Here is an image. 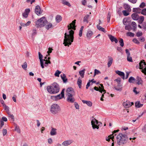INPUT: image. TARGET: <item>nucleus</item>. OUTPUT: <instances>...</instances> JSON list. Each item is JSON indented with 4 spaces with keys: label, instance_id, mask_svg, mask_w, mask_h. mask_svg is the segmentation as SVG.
Returning a JSON list of instances; mask_svg holds the SVG:
<instances>
[{
    "label": "nucleus",
    "instance_id": "f257e3e1",
    "mask_svg": "<svg viewBox=\"0 0 146 146\" xmlns=\"http://www.w3.org/2000/svg\"><path fill=\"white\" fill-rule=\"evenodd\" d=\"M76 20H74L68 26V29L69 31H67L64 34V40L63 44L65 46H69L73 42L74 34V32L71 29H72L74 30H76L75 24Z\"/></svg>",
    "mask_w": 146,
    "mask_h": 146
},
{
    "label": "nucleus",
    "instance_id": "f03ea898",
    "mask_svg": "<svg viewBox=\"0 0 146 146\" xmlns=\"http://www.w3.org/2000/svg\"><path fill=\"white\" fill-rule=\"evenodd\" d=\"M47 90L48 92L51 94L57 93L59 91V87L58 84L56 83H54L52 85L47 87Z\"/></svg>",
    "mask_w": 146,
    "mask_h": 146
},
{
    "label": "nucleus",
    "instance_id": "7ed1b4c3",
    "mask_svg": "<svg viewBox=\"0 0 146 146\" xmlns=\"http://www.w3.org/2000/svg\"><path fill=\"white\" fill-rule=\"evenodd\" d=\"M117 143L118 145H121L127 142L126 135L120 133L116 136Z\"/></svg>",
    "mask_w": 146,
    "mask_h": 146
},
{
    "label": "nucleus",
    "instance_id": "20e7f679",
    "mask_svg": "<svg viewBox=\"0 0 146 146\" xmlns=\"http://www.w3.org/2000/svg\"><path fill=\"white\" fill-rule=\"evenodd\" d=\"M47 23V21L44 17H42L35 22V26L37 28L44 26Z\"/></svg>",
    "mask_w": 146,
    "mask_h": 146
},
{
    "label": "nucleus",
    "instance_id": "39448f33",
    "mask_svg": "<svg viewBox=\"0 0 146 146\" xmlns=\"http://www.w3.org/2000/svg\"><path fill=\"white\" fill-rule=\"evenodd\" d=\"M60 110L59 106L57 104H53L51 106L50 111L53 114H56Z\"/></svg>",
    "mask_w": 146,
    "mask_h": 146
},
{
    "label": "nucleus",
    "instance_id": "423d86ee",
    "mask_svg": "<svg viewBox=\"0 0 146 146\" xmlns=\"http://www.w3.org/2000/svg\"><path fill=\"white\" fill-rule=\"evenodd\" d=\"M102 123L100 122H98V120H97L95 118H93L92 119L91 123L92 125V128L93 129H99V124H98V123Z\"/></svg>",
    "mask_w": 146,
    "mask_h": 146
},
{
    "label": "nucleus",
    "instance_id": "0eeeda50",
    "mask_svg": "<svg viewBox=\"0 0 146 146\" xmlns=\"http://www.w3.org/2000/svg\"><path fill=\"white\" fill-rule=\"evenodd\" d=\"M139 68L141 70V71L146 75V63L144 60L141 61L139 63Z\"/></svg>",
    "mask_w": 146,
    "mask_h": 146
},
{
    "label": "nucleus",
    "instance_id": "6e6552de",
    "mask_svg": "<svg viewBox=\"0 0 146 146\" xmlns=\"http://www.w3.org/2000/svg\"><path fill=\"white\" fill-rule=\"evenodd\" d=\"M74 93L73 90L71 88H68L66 91L67 96H73Z\"/></svg>",
    "mask_w": 146,
    "mask_h": 146
},
{
    "label": "nucleus",
    "instance_id": "1a4fd4ad",
    "mask_svg": "<svg viewBox=\"0 0 146 146\" xmlns=\"http://www.w3.org/2000/svg\"><path fill=\"white\" fill-rule=\"evenodd\" d=\"M126 53L127 55V60L128 61L132 62L133 60L131 57L130 56V54L128 50L126 49L125 50Z\"/></svg>",
    "mask_w": 146,
    "mask_h": 146
},
{
    "label": "nucleus",
    "instance_id": "9d476101",
    "mask_svg": "<svg viewBox=\"0 0 146 146\" xmlns=\"http://www.w3.org/2000/svg\"><path fill=\"white\" fill-rule=\"evenodd\" d=\"M143 83V82L141 78L139 76H137L135 80V83L138 85H142Z\"/></svg>",
    "mask_w": 146,
    "mask_h": 146
},
{
    "label": "nucleus",
    "instance_id": "9b49d317",
    "mask_svg": "<svg viewBox=\"0 0 146 146\" xmlns=\"http://www.w3.org/2000/svg\"><path fill=\"white\" fill-rule=\"evenodd\" d=\"M133 104V102H130L128 101L124 102L123 104V106L125 108H129Z\"/></svg>",
    "mask_w": 146,
    "mask_h": 146
},
{
    "label": "nucleus",
    "instance_id": "f8f14e48",
    "mask_svg": "<svg viewBox=\"0 0 146 146\" xmlns=\"http://www.w3.org/2000/svg\"><path fill=\"white\" fill-rule=\"evenodd\" d=\"M35 12L38 15H40L42 13L40 7L39 6L37 5L35 9Z\"/></svg>",
    "mask_w": 146,
    "mask_h": 146
},
{
    "label": "nucleus",
    "instance_id": "ddd939ff",
    "mask_svg": "<svg viewBox=\"0 0 146 146\" xmlns=\"http://www.w3.org/2000/svg\"><path fill=\"white\" fill-rule=\"evenodd\" d=\"M72 142V140H66L62 143V145L64 146H67L70 145Z\"/></svg>",
    "mask_w": 146,
    "mask_h": 146
},
{
    "label": "nucleus",
    "instance_id": "4468645a",
    "mask_svg": "<svg viewBox=\"0 0 146 146\" xmlns=\"http://www.w3.org/2000/svg\"><path fill=\"white\" fill-rule=\"evenodd\" d=\"M64 90L63 89L62 91L61 94H59L56 96H54L53 97L55 98L56 99H60L64 97Z\"/></svg>",
    "mask_w": 146,
    "mask_h": 146
},
{
    "label": "nucleus",
    "instance_id": "2eb2a0df",
    "mask_svg": "<svg viewBox=\"0 0 146 146\" xmlns=\"http://www.w3.org/2000/svg\"><path fill=\"white\" fill-rule=\"evenodd\" d=\"M64 90L63 89L62 91L61 94H59L56 96H54L53 97L55 98L56 99H60L64 97Z\"/></svg>",
    "mask_w": 146,
    "mask_h": 146
},
{
    "label": "nucleus",
    "instance_id": "dca6fc26",
    "mask_svg": "<svg viewBox=\"0 0 146 146\" xmlns=\"http://www.w3.org/2000/svg\"><path fill=\"white\" fill-rule=\"evenodd\" d=\"M38 56L40 60V65L42 68H44V66H43V59H42L43 56L41 54L40 52H38Z\"/></svg>",
    "mask_w": 146,
    "mask_h": 146
},
{
    "label": "nucleus",
    "instance_id": "f3484780",
    "mask_svg": "<svg viewBox=\"0 0 146 146\" xmlns=\"http://www.w3.org/2000/svg\"><path fill=\"white\" fill-rule=\"evenodd\" d=\"M67 100L68 102H70L71 103H73L75 100L74 98L73 97V96H67Z\"/></svg>",
    "mask_w": 146,
    "mask_h": 146
},
{
    "label": "nucleus",
    "instance_id": "a211bd4d",
    "mask_svg": "<svg viewBox=\"0 0 146 146\" xmlns=\"http://www.w3.org/2000/svg\"><path fill=\"white\" fill-rule=\"evenodd\" d=\"M30 11L29 9H27L25 10V12L23 13V16L25 18H27Z\"/></svg>",
    "mask_w": 146,
    "mask_h": 146
},
{
    "label": "nucleus",
    "instance_id": "6ab92c4d",
    "mask_svg": "<svg viewBox=\"0 0 146 146\" xmlns=\"http://www.w3.org/2000/svg\"><path fill=\"white\" fill-rule=\"evenodd\" d=\"M108 36L111 42H113L114 41L115 43H117L118 41L116 38H115L113 36L111 35H109Z\"/></svg>",
    "mask_w": 146,
    "mask_h": 146
},
{
    "label": "nucleus",
    "instance_id": "aec40b11",
    "mask_svg": "<svg viewBox=\"0 0 146 146\" xmlns=\"http://www.w3.org/2000/svg\"><path fill=\"white\" fill-rule=\"evenodd\" d=\"M115 72L117 74L120 76L122 78L124 79L125 74L123 72L119 70H117L115 71Z\"/></svg>",
    "mask_w": 146,
    "mask_h": 146
},
{
    "label": "nucleus",
    "instance_id": "412c9836",
    "mask_svg": "<svg viewBox=\"0 0 146 146\" xmlns=\"http://www.w3.org/2000/svg\"><path fill=\"white\" fill-rule=\"evenodd\" d=\"M131 17L134 20H137L139 19V16L137 13H133L131 15Z\"/></svg>",
    "mask_w": 146,
    "mask_h": 146
},
{
    "label": "nucleus",
    "instance_id": "4be33fe9",
    "mask_svg": "<svg viewBox=\"0 0 146 146\" xmlns=\"http://www.w3.org/2000/svg\"><path fill=\"white\" fill-rule=\"evenodd\" d=\"M113 59L111 56H108V67L110 66L112 64Z\"/></svg>",
    "mask_w": 146,
    "mask_h": 146
},
{
    "label": "nucleus",
    "instance_id": "5701e85b",
    "mask_svg": "<svg viewBox=\"0 0 146 146\" xmlns=\"http://www.w3.org/2000/svg\"><path fill=\"white\" fill-rule=\"evenodd\" d=\"M82 102L84 104H86L89 106L91 107L92 106V103L90 101L82 100Z\"/></svg>",
    "mask_w": 146,
    "mask_h": 146
},
{
    "label": "nucleus",
    "instance_id": "b1692460",
    "mask_svg": "<svg viewBox=\"0 0 146 146\" xmlns=\"http://www.w3.org/2000/svg\"><path fill=\"white\" fill-rule=\"evenodd\" d=\"M56 130V129L52 127L51 131L50 132V135L52 136L56 135L57 133Z\"/></svg>",
    "mask_w": 146,
    "mask_h": 146
},
{
    "label": "nucleus",
    "instance_id": "393cba45",
    "mask_svg": "<svg viewBox=\"0 0 146 146\" xmlns=\"http://www.w3.org/2000/svg\"><path fill=\"white\" fill-rule=\"evenodd\" d=\"M31 23V22L30 21H28L26 23H20V25L23 27H25L29 26Z\"/></svg>",
    "mask_w": 146,
    "mask_h": 146
},
{
    "label": "nucleus",
    "instance_id": "a878e982",
    "mask_svg": "<svg viewBox=\"0 0 146 146\" xmlns=\"http://www.w3.org/2000/svg\"><path fill=\"white\" fill-rule=\"evenodd\" d=\"M43 66H44V64L45 66H47L48 64H50L51 63L50 61L49 60L43 59Z\"/></svg>",
    "mask_w": 146,
    "mask_h": 146
},
{
    "label": "nucleus",
    "instance_id": "bb28decb",
    "mask_svg": "<svg viewBox=\"0 0 146 146\" xmlns=\"http://www.w3.org/2000/svg\"><path fill=\"white\" fill-rule=\"evenodd\" d=\"M62 3L64 5H66L69 7H70L71 6L70 3L66 0H62Z\"/></svg>",
    "mask_w": 146,
    "mask_h": 146
},
{
    "label": "nucleus",
    "instance_id": "cd10ccee",
    "mask_svg": "<svg viewBox=\"0 0 146 146\" xmlns=\"http://www.w3.org/2000/svg\"><path fill=\"white\" fill-rule=\"evenodd\" d=\"M101 87L100 86H99V88L100 89V92L102 93V92H104V93H106V91L104 89V87L103 86V85L102 84H100Z\"/></svg>",
    "mask_w": 146,
    "mask_h": 146
},
{
    "label": "nucleus",
    "instance_id": "c85d7f7f",
    "mask_svg": "<svg viewBox=\"0 0 146 146\" xmlns=\"http://www.w3.org/2000/svg\"><path fill=\"white\" fill-rule=\"evenodd\" d=\"M128 81L130 83H135V79L133 77L131 76L129 78Z\"/></svg>",
    "mask_w": 146,
    "mask_h": 146
},
{
    "label": "nucleus",
    "instance_id": "c756f323",
    "mask_svg": "<svg viewBox=\"0 0 146 146\" xmlns=\"http://www.w3.org/2000/svg\"><path fill=\"white\" fill-rule=\"evenodd\" d=\"M143 105V104H141L139 101L135 103V106L137 108L142 107Z\"/></svg>",
    "mask_w": 146,
    "mask_h": 146
},
{
    "label": "nucleus",
    "instance_id": "7c9ffc66",
    "mask_svg": "<svg viewBox=\"0 0 146 146\" xmlns=\"http://www.w3.org/2000/svg\"><path fill=\"white\" fill-rule=\"evenodd\" d=\"M115 89L117 91H121V90L122 86L120 84L118 83L117 86L114 87Z\"/></svg>",
    "mask_w": 146,
    "mask_h": 146
},
{
    "label": "nucleus",
    "instance_id": "2f4dec72",
    "mask_svg": "<svg viewBox=\"0 0 146 146\" xmlns=\"http://www.w3.org/2000/svg\"><path fill=\"white\" fill-rule=\"evenodd\" d=\"M82 83V81L81 79L79 77L78 80L77 84L80 88H81Z\"/></svg>",
    "mask_w": 146,
    "mask_h": 146
},
{
    "label": "nucleus",
    "instance_id": "473e14b6",
    "mask_svg": "<svg viewBox=\"0 0 146 146\" xmlns=\"http://www.w3.org/2000/svg\"><path fill=\"white\" fill-rule=\"evenodd\" d=\"M131 25L133 27L132 29L134 31H135L137 28V25L136 23L134 21L132 22Z\"/></svg>",
    "mask_w": 146,
    "mask_h": 146
},
{
    "label": "nucleus",
    "instance_id": "72a5a7b5",
    "mask_svg": "<svg viewBox=\"0 0 146 146\" xmlns=\"http://www.w3.org/2000/svg\"><path fill=\"white\" fill-rule=\"evenodd\" d=\"M60 76L64 82H66L67 81V79L66 76L64 74H61Z\"/></svg>",
    "mask_w": 146,
    "mask_h": 146
},
{
    "label": "nucleus",
    "instance_id": "f704fd0d",
    "mask_svg": "<svg viewBox=\"0 0 146 146\" xmlns=\"http://www.w3.org/2000/svg\"><path fill=\"white\" fill-rule=\"evenodd\" d=\"M90 16L89 15H86L84 18L83 21L88 23V19L89 18Z\"/></svg>",
    "mask_w": 146,
    "mask_h": 146
},
{
    "label": "nucleus",
    "instance_id": "c9c22d12",
    "mask_svg": "<svg viewBox=\"0 0 146 146\" xmlns=\"http://www.w3.org/2000/svg\"><path fill=\"white\" fill-rule=\"evenodd\" d=\"M92 31H90L88 32L86 34V36L88 38L90 39L91 36L92 35Z\"/></svg>",
    "mask_w": 146,
    "mask_h": 146
},
{
    "label": "nucleus",
    "instance_id": "e433bc0d",
    "mask_svg": "<svg viewBox=\"0 0 146 146\" xmlns=\"http://www.w3.org/2000/svg\"><path fill=\"white\" fill-rule=\"evenodd\" d=\"M85 70V69H84L80 71L79 72V74L82 78H83L84 77Z\"/></svg>",
    "mask_w": 146,
    "mask_h": 146
},
{
    "label": "nucleus",
    "instance_id": "4c0bfd02",
    "mask_svg": "<svg viewBox=\"0 0 146 146\" xmlns=\"http://www.w3.org/2000/svg\"><path fill=\"white\" fill-rule=\"evenodd\" d=\"M123 23L125 25L128 24L129 23V20L127 19H124L123 20Z\"/></svg>",
    "mask_w": 146,
    "mask_h": 146
},
{
    "label": "nucleus",
    "instance_id": "58836bf2",
    "mask_svg": "<svg viewBox=\"0 0 146 146\" xmlns=\"http://www.w3.org/2000/svg\"><path fill=\"white\" fill-rule=\"evenodd\" d=\"M56 20L57 22L59 23L62 20V17L60 15H58L56 17Z\"/></svg>",
    "mask_w": 146,
    "mask_h": 146
},
{
    "label": "nucleus",
    "instance_id": "ea45409f",
    "mask_svg": "<svg viewBox=\"0 0 146 146\" xmlns=\"http://www.w3.org/2000/svg\"><path fill=\"white\" fill-rule=\"evenodd\" d=\"M124 7L125 9L128 11H130L131 10L130 6L127 4H124Z\"/></svg>",
    "mask_w": 146,
    "mask_h": 146
},
{
    "label": "nucleus",
    "instance_id": "a19ab883",
    "mask_svg": "<svg viewBox=\"0 0 146 146\" xmlns=\"http://www.w3.org/2000/svg\"><path fill=\"white\" fill-rule=\"evenodd\" d=\"M144 18L143 16H140L139 19V23L140 24H142L144 21Z\"/></svg>",
    "mask_w": 146,
    "mask_h": 146
},
{
    "label": "nucleus",
    "instance_id": "79ce46f5",
    "mask_svg": "<svg viewBox=\"0 0 146 146\" xmlns=\"http://www.w3.org/2000/svg\"><path fill=\"white\" fill-rule=\"evenodd\" d=\"M97 28L100 31H101L104 32H106L104 29L100 26L99 25H97Z\"/></svg>",
    "mask_w": 146,
    "mask_h": 146
},
{
    "label": "nucleus",
    "instance_id": "37998d69",
    "mask_svg": "<svg viewBox=\"0 0 146 146\" xmlns=\"http://www.w3.org/2000/svg\"><path fill=\"white\" fill-rule=\"evenodd\" d=\"M141 9L139 8L133 9V11L137 13H140L141 12Z\"/></svg>",
    "mask_w": 146,
    "mask_h": 146
},
{
    "label": "nucleus",
    "instance_id": "c03bdc74",
    "mask_svg": "<svg viewBox=\"0 0 146 146\" xmlns=\"http://www.w3.org/2000/svg\"><path fill=\"white\" fill-rule=\"evenodd\" d=\"M114 137V136L113 135H111L108 137V139H106V140L109 141L110 140V139H112V141H113V139Z\"/></svg>",
    "mask_w": 146,
    "mask_h": 146
},
{
    "label": "nucleus",
    "instance_id": "a18cd8bd",
    "mask_svg": "<svg viewBox=\"0 0 146 146\" xmlns=\"http://www.w3.org/2000/svg\"><path fill=\"white\" fill-rule=\"evenodd\" d=\"M22 68L24 70H26L27 67V64L26 62H25L22 65Z\"/></svg>",
    "mask_w": 146,
    "mask_h": 146
},
{
    "label": "nucleus",
    "instance_id": "49530a36",
    "mask_svg": "<svg viewBox=\"0 0 146 146\" xmlns=\"http://www.w3.org/2000/svg\"><path fill=\"white\" fill-rule=\"evenodd\" d=\"M52 24L48 23V25L46 26L45 28L46 29L48 30L52 27Z\"/></svg>",
    "mask_w": 146,
    "mask_h": 146
},
{
    "label": "nucleus",
    "instance_id": "de8ad7c7",
    "mask_svg": "<svg viewBox=\"0 0 146 146\" xmlns=\"http://www.w3.org/2000/svg\"><path fill=\"white\" fill-rule=\"evenodd\" d=\"M125 30H127L128 31H130L131 29V27L129 25H126L125 27Z\"/></svg>",
    "mask_w": 146,
    "mask_h": 146
},
{
    "label": "nucleus",
    "instance_id": "09e8293b",
    "mask_svg": "<svg viewBox=\"0 0 146 146\" xmlns=\"http://www.w3.org/2000/svg\"><path fill=\"white\" fill-rule=\"evenodd\" d=\"M126 35L127 36H129L131 37H133L134 35L133 33L131 32H127V33Z\"/></svg>",
    "mask_w": 146,
    "mask_h": 146
},
{
    "label": "nucleus",
    "instance_id": "8fccbe9b",
    "mask_svg": "<svg viewBox=\"0 0 146 146\" xmlns=\"http://www.w3.org/2000/svg\"><path fill=\"white\" fill-rule=\"evenodd\" d=\"M119 42L120 43V45L121 47H123L124 46V42L123 39L122 38L120 39Z\"/></svg>",
    "mask_w": 146,
    "mask_h": 146
},
{
    "label": "nucleus",
    "instance_id": "3c124183",
    "mask_svg": "<svg viewBox=\"0 0 146 146\" xmlns=\"http://www.w3.org/2000/svg\"><path fill=\"white\" fill-rule=\"evenodd\" d=\"M100 72L98 70L95 69L94 70V76H95L96 74H100Z\"/></svg>",
    "mask_w": 146,
    "mask_h": 146
},
{
    "label": "nucleus",
    "instance_id": "603ef678",
    "mask_svg": "<svg viewBox=\"0 0 146 146\" xmlns=\"http://www.w3.org/2000/svg\"><path fill=\"white\" fill-rule=\"evenodd\" d=\"M4 108H5V110L6 111V112L8 114H9V108L6 105H5L4 106Z\"/></svg>",
    "mask_w": 146,
    "mask_h": 146
},
{
    "label": "nucleus",
    "instance_id": "864d4df0",
    "mask_svg": "<svg viewBox=\"0 0 146 146\" xmlns=\"http://www.w3.org/2000/svg\"><path fill=\"white\" fill-rule=\"evenodd\" d=\"M15 130L18 133H20V130L19 129V127L17 126H16L15 129Z\"/></svg>",
    "mask_w": 146,
    "mask_h": 146
},
{
    "label": "nucleus",
    "instance_id": "5fc2aeb1",
    "mask_svg": "<svg viewBox=\"0 0 146 146\" xmlns=\"http://www.w3.org/2000/svg\"><path fill=\"white\" fill-rule=\"evenodd\" d=\"M141 13L143 15H146V8H145L142 9Z\"/></svg>",
    "mask_w": 146,
    "mask_h": 146
},
{
    "label": "nucleus",
    "instance_id": "6e6d98bb",
    "mask_svg": "<svg viewBox=\"0 0 146 146\" xmlns=\"http://www.w3.org/2000/svg\"><path fill=\"white\" fill-rule=\"evenodd\" d=\"M122 13L124 16H127L129 14L126 11L123 10L122 11Z\"/></svg>",
    "mask_w": 146,
    "mask_h": 146
},
{
    "label": "nucleus",
    "instance_id": "4d7b16f0",
    "mask_svg": "<svg viewBox=\"0 0 146 146\" xmlns=\"http://www.w3.org/2000/svg\"><path fill=\"white\" fill-rule=\"evenodd\" d=\"M60 72L58 70H57L56 71L54 75L56 76H59V74H60Z\"/></svg>",
    "mask_w": 146,
    "mask_h": 146
},
{
    "label": "nucleus",
    "instance_id": "13d9d810",
    "mask_svg": "<svg viewBox=\"0 0 146 146\" xmlns=\"http://www.w3.org/2000/svg\"><path fill=\"white\" fill-rule=\"evenodd\" d=\"M110 17H111V15L110 14V13H109L108 14L107 17V22H109L110 21Z\"/></svg>",
    "mask_w": 146,
    "mask_h": 146
},
{
    "label": "nucleus",
    "instance_id": "bf43d9fd",
    "mask_svg": "<svg viewBox=\"0 0 146 146\" xmlns=\"http://www.w3.org/2000/svg\"><path fill=\"white\" fill-rule=\"evenodd\" d=\"M133 41L135 43L138 44L139 42L138 40L136 38H134L133 40Z\"/></svg>",
    "mask_w": 146,
    "mask_h": 146
},
{
    "label": "nucleus",
    "instance_id": "052dcab7",
    "mask_svg": "<svg viewBox=\"0 0 146 146\" xmlns=\"http://www.w3.org/2000/svg\"><path fill=\"white\" fill-rule=\"evenodd\" d=\"M137 88L135 87L133 88V92L136 94H137L139 93V92L137 91Z\"/></svg>",
    "mask_w": 146,
    "mask_h": 146
},
{
    "label": "nucleus",
    "instance_id": "680f3d73",
    "mask_svg": "<svg viewBox=\"0 0 146 146\" xmlns=\"http://www.w3.org/2000/svg\"><path fill=\"white\" fill-rule=\"evenodd\" d=\"M145 6V3H142L140 5L139 7L142 8H143Z\"/></svg>",
    "mask_w": 146,
    "mask_h": 146
},
{
    "label": "nucleus",
    "instance_id": "e2e57ef3",
    "mask_svg": "<svg viewBox=\"0 0 146 146\" xmlns=\"http://www.w3.org/2000/svg\"><path fill=\"white\" fill-rule=\"evenodd\" d=\"M7 131L6 129H4L3 131V136L5 135L7 133Z\"/></svg>",
    "mask_w": 146,
    "mask_h": 146
},
{
    "label": "nucleus",
    "instance_id": "0e129e2a",
    "mask_svg": "<svg viewBox=\"0 0 146 146\" xmlns=\"http://www.w3.org/2000/svg\"><path fill=\"white\" fill-rule=\"evenodd\" d=\"M142 28L144 29H146V23H143L142 25Z\"/></svg>",
    "mask_w": 146,
    "mask_h": 146
},
{
    "label": "nucleus",
    "instance_id": "69168bd1",
    "mask_svg": "<svg viewBox=\"0 0 146 146\" xmlns=\"http://www.w3.org/2000/svg\"><path fill=\"white\" fill-rule=\"evenodd\" d=\"M142 33L141 32H137L136 34V35L137 36L139 37L142 36Z\"/></svg>",
    "mask_w": 146,
    "mask_h": 146
},
{
    "label": "nucleus",
    "instance_id": "338daca9",
    "mask_svg": "<svg viewBox=\"0 0 146 146\" xmlns=\"http://www.w3.org/2000/svg\"><path fill=\"white\" fill-rule=\"evenodd\" d=\"M48 143L49 144H51L52 142V140L51 138H49L48 139Z\"/></svg>",
    "mask_w": 146,
    "mask_h": 146
},
{
    "label": "nucleus",
    "instance_id": "774afa93",
    "mask_svg": "<svg viewBox=\"0 0 146 146\" xmlns=\"http://www.w3.org/2000/svg\"><path fill=\"white\" fill-rule=\"evenodd\" d=\"M75 107L76 109H79V106L78 104L76 103H75L74 104Z\"/></svg>",
    "mask_w": 146,
    "mask_h": 146
}]
</instances>
